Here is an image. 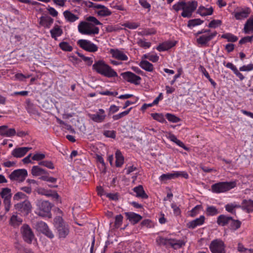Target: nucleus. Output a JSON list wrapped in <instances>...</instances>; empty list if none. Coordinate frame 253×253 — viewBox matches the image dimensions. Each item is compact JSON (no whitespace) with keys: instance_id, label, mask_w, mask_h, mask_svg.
Masks as SVG:
<instances>
[{"instance_id":"nucleus-4","label":"nucleus","mask_w":253,"mask_h":253,"mask_svg":"<svg viewBox=\"0 0 253 253\" xmlns=\"http://www.w3.org/2000/svg\"><path fill=\"white\" fill-rule=\"evenodd\" d=\"M156 242L159 245H170L175 250L179 249L185 245V242L182 240H177L175 239L166 238L162 237H158Z\"/></svg>"},{"instance_id":"nucleus-46","label":"nucleus","mask_w":253,"mask_h":253,"mask_svg":"<svg viewBox=\"0 0 253 253\" xmlns=\"http://www.w3.org/2000/svg\"><path fill=\"white\" fill-rule=\"evenodd\" d=\"M76 53L79 57L82 58L83 60H84L88 66H90L92 64L93 60H92L91 58L86 57L78 51L76 52Z\"/></svg>"},{"instance_id":"nucleus-34","label":"nucleus","mask_w":253,"mask_h":253,"mask_svg":"<svg viewBox=\"0 0 253 253\" xmlns=\"http://www.w3.org/2000/svg\"><path fill=\"white\" fill-rule=\"evenodd\" d=\"M116 166L121 167L124 164V158L120 150H117L116 152Z\"/></svg>"},{"instance_id":"nucleus-2","label":"nucleus","mask_w":253,"mask_h":253,"mask_svg":"<svg viewBox=\"0 0 253 253\" xmlns=\"http://www.w3.org/2000/svg\"><path fill=\"white\" fill-rule=\"evenodd\" d=\"M54 226L56 231V234L60 239L66 238L70 233V226L60 216H57L54 218Z\"/></svg>"},{"instance_id":"nucleus-42","label":"nucleus","mask_w":253,"mask_h":253,"mask_svg":"<svg viewBox=\"0 0 253 253\" xmlns=\"http://www.w3.org/2000/svg\"><path fill=\"white\" fill-rule=\"evenodd\" d=\"M59 46L61 49L66 51H71L73 50V47L68 42H62L59 44Z\"/></svg>"},{"instance_id":"nucleus-7","label":"nucleus","mask_w":253,"mask_h":253,"mask_svg":"<svg viewBox=\"0 0 253 253\" xmlns=\"http://www.w3.org/2000/svg\"><path fill=\"white\" fill-rule=\"evenodd\" d=\"M38 207L37 214L41 216L44 217L48 215L51 210V205L46 201L39 200L37 203Z\"/></svg>"},{"instance_id":"nucleus-13","label":"nucleus","mask_w":253,"mask_h":253,"mask_svg":"<svg viewBox=\"0 0 253 253\" xmlns=\"http://www.w3.org/2000/svg\"><path fill=\"white\" fill-rule=\"evenodd\" d=\"M121 76L126 82L133 84L135 85L139 84L141 80L139 76L129 71L122 73Z\"/></svg>"},{"instance_id":"nucleus-15","label":"nucleus","mask_w":253,"mask_h":253,"mask_svg":"<svg viewBox=\"0 0 253 253\" xmlns=\"http://www.w3.org/2000/svg\"><path fill=\"white\" fill-rule=\"evenodd\" d=\"M216 31L211 33L209 35H202L197 39L196 42L197 43L201 46H208L209 42L211 41L217 35Z\"/></svg>"},{"instance_id":"nucleus-38","label":"nucleus","mask_w":253,"mask_h":253,"mask_svg":"<svg viewBox=\"0 0 253 253\" xmlns=\"http://www.w3.org/2000/svg\"><path fill=\"white\" fill-rule=\"evenodd\" d=\"M221 37L222 39H226L228 42H232L237 41L238 39L237 36H234L232 34L229 33L222 35Z\"/></svg>"},{"instance_id":"nucleus-11","label":"nucleus","mask_w":253,"mask_h":253,"mask_svg":"<svg viewBox=\"0 0 253 253\" xmlns=\"http://www.w3.org/2000/svg\"><path fill=\"white\" fill-rule=\"evenodd\" d=\"M198 6V2L196 1L185 2V5L184 10L181 13V16L183 17L190 18L192 13L196 10Z\"/></svg>"},{"instance_id":"nucleus-6","label":"nucleus","mask_w":253,"mask_h":253,"mask_svg":"<svg viewBox=\"0 0 253 253\" xmlns=\"http://www.w3.org/2000/svg\"><path fill=\"white\" fill-rule=\"evenodd\" d=\"M78 28L79 32L84 35L97 34L99 31V28L96 27L91 29L90 24L84 21L80 22Z\"/></svg>"},{"instance_id":"nucleus-39","label":"nucleus","mask_w":253,"mask_h":253,"mask_svg":"<svg viewBox=\"0 0 253 253\" xmlns=\"http://www.w3.org/2000/svg\"><path fill=\"white\" fill-rule=\"evenodd\" d=\"M219 211L214 206H208L206 209V214L208 216H213L217 214Z\"/></svg>"},{"instance_id":"nucleus-19","label":"nucleus","mask_w":253,"mask_h":253,"mask_svg":"<svg viewBox=\"0 0 253 253\" xmlns=\"http://www.w3.org/2000/svg\"><path fill=\"white\" fill-rule=\"evenodd\" d=\"M110 52L112 54L113 57L118 60L126 61L128 59L127 55L123 51L118 49H111Z\"/></svg>"},{"instance_id":"nucleus-3","label":"nucleus","mask_w":253,"mask_h":253,"mask_svg":"<svg viewBox=\"0 0 253 253\" xmlns=\"http://www.w3.org/2000/svg\"><path fill=\"white\" fill-rule=\"evenodd\" d=\"M236 186L235 181L219 182L213 184L211 186V190L213 193H220L227 192Z\"/></svg>"},{"instance_id":"nucleus-41","label":"nucleus","mask_w":253,"mask_h":253,"mask_svg":"<svg viewBox=\"0 0 253 253\" xmlns=\"http://www.w3.org/2000/svg\"><path fill=\"white\" fill-rule=\"evenodd\" d=\"M204 21L200 19H194L189 20L187 24V26L189 28L193 27L198 25H200L203 23Z\"/></svg>"},{"instance_id":"nucleus-12","label":"nucleus","mask_w":253,"mask_h":253,"mask_svg":"<svg viewBox=\"0 0 253 253\" xmlns=\"http://www.w3.org/2000/svg\"><path fill=\"white\" fill-rule=\"evenodd\" d=\"M77 44L82 49L90 52H94L97 51V46L87 40H80L77 42Z\"/></svg>"},{"instance_id":"nucleus-63","label":"nucleus","mask_w":253,"mask_h":253,"mask_svg":"<svg viewBox=\"0 0 253 253\" xmlns=\"http://www.w3.org/2000/svg\"><path fill=\"white\" fill-rule=\"evenodd\" d=\"M240 71H250L253 70V64L244 65L239 68Z\"/></svg>"},{"instance_id":"nucleus-8","label":"nucleus","mask_w":253,"mask_h":253,"mask_svg":"<svg viewBox=\"0 0 253 253\" xmlns=\"http://www.w3.org/2000/svg\"><path fill=\"white\" fill-rule=\"evenodd\" d=\"M212 253H226L225 245L220 239H215L212 241L209 246Z\"/></svg>"},{"instance_id":"nucleus-35","label":"nucleus","mask_w":253,"mask_h":253,"mask_svg":"<svg viewBox=\"0 0 253 253\" xmlns=\"http://www.w3.org/2000/svg\"><path fill=\"white\" fill-rule=\"evenodd\" d=\"M244 32L245 34H249L250 32H253V19L250 18L246 22Z\"/></svg>"},{"instance_id":"nucleus-24","label":"nucleus","mask_w":253,"mask_h":253,"mask_svg":"<svg viewBox=\"0 0 253 253\" xmlns=\"http://www.w3.org/2000/svg\"><path fill=\"white\" fill-rule=\"evenodd\" d=\"M53 22V19L48 16H42L40 18V24L46 28H49Z\"/></svg>"},{"instance_id":"nucleus-17","label":"nucleus","mask_w":253,"mask_h":253,"mask_svg":"<svg viewBox=\"0 0 253 253\" xmlns=\"http://www.w3.org/2000/svg\"><path fill=\"white\" fill-rule=\"evenodd\" d=\"M31 149V147H18L13 150L11 155L15 158H21L24 156Z\"/></svg>"},{"instance_id":"nucleus-32","label":"nucleus","mask_w":253,"mask_h":253,"mask_svg":"<svg viewBox=\"0 0 253 253\" xmlns=\"http://www.w3.org/2000/svg\"><path fill=\"white\" fill-rule=\"evenodd\" d=\"M63 15L67 21L72 23L78 20L79 17L75 15L69 10H66L63 12Z\"/></svg>"},{"instance_id":"nucleus-33","label":"nucleus","mask_w":253,"mask_h":253,"mask_svg":"<svg viewBox=\"0 0 253 253\" xmlns=\"http://www.w3.org/2000/svg\"><path fill=\"white\" fill-rule=\"evenodd\" d=\"M139 66L143 69L148 72H151L154 70L153 64L147 60H142L139 63Z\"/></svg>"},{"instance_id":"nucleus-1","label":"nucleus","mask_w":253,"mask_h":253,"mask_svg":"<svg viewBox=\"0 0 253 253\" xmlns=\"http://www.w3.org/2000/svg\"><path fill=\"white\" fill-rule=\"evenodd\" d=\"M92 69L104 77L107 78L117 77L118 74L109 65L103 60H99L94 62Z\"/></svg>"},{"instance_id":"nucleus-47","label":"nucleus","mask_w":253,"mask_h":253,"mask_svg":"<svg viewBox=\"0 0 253 253\" xmlns=\"http://www.w3.org/2000/svg\"><path fill=\"white\" fill-rule=\"evenodd\" d=\"M166 117L168 121L174 123H178L180 121V119L178 117L171 114L167 113L166 115Z\"/></svg>"},{"instance_id":"nucleus-16","label":"nucleus","mask_w":253,"mask_h":253,"mask_svg":"<svg viewBox=\"0 0 253 253\" xmlns=\"http://www.w3.org/2000/svg\"><path fill=\"white\" fill-rule=\"evenodd\" d=\"M89 117L93 121L96 123H101L106 118L105 111L102 109H99L98 111L94 114H89Z\"/></svg>"},{"instance_id":"nucleus-14","label":"nucleus","mask_w":253,"mask_h":253,"mask_svg":"<svg viewBox=\"0 0 253 253\" xmlns=\"http://www.w3.org/2000/svg\"><path fill=\"white\" fill-rule=\"evenodd\" d=\"M15 208L24 214L28 215L31 211L32 205L29 201L25 200L15 205Z\"/></svg>"},{"instance_id":"nucleus-40","label":"nucleus","mask_w":253,"mask_h":253,"mask_svg":"<svg viewBox=\"0 0 253 253\" xmlns=\"http://www.w3.org/2000/svg\"><path fill=\"white\" fill-rule=\"evenodd\" d=\"M230 228L231 230L235 231L239 229L241 225V222L238 220L233 219L232 218L230 222Z\"/></svg>"},{"instance_id":"nucleus-28","label":"nucleus","mask_w":253,"mask_h":253,"mask_svg":"<svg viewBox=\"0 0 253 253\" xmlns=\"http://www.w3.org/2000/svg\"><path fill=\"white\" fill-rule=\"evenodd\" d=\"M213 9L212 7L206 8L204 6H200L197 10V13L202 16L211 15L213 13Z\"/></svg>"},{"instance_id":"nucleus-45","label":"nucleus","mask_w":253,"mask_h":253,"mask_svg":"<svg viewBox=\"0 0 253 253\" xmlns=\"http://www.w3.org/2000/svg\"><path fill=\"white\" fill-rule=\"evenodd\" d=\"M185 5V2L184 1H180L174 4L172 6V8L176 11H178L180 10H184V7Z\"/></svg>"},{"instance_id":"nucleus-64","label":"nucleus","mask_w":253,"mask_h":253,"mask_svg":"<svg viewBox=\"0 0 253 253\" xmlns=\"http://www.w3.org/2000/svg\"><path fill=\"white\" fill-rule=\"evenodd\" d=\"M171 208L173 209V213L174 215L177 216L180 214L181 211L179 208L177 206V205L175 204H171Z\"/></svg>"},{"instance_id":"nucleus-37","label":"nucleus","mask_w":253,"mask_h":253,"mask_svg":"<svg viewBox=\"0 0 253 253\" xmlns=\"http://www.w3.org/2000/svg\"><path fill=\"white\" fill-rule=\"evenodd\" d=\"M0 195L3 200L11 199L12 196L11 189L9 188H3L2 189Z\"/></svg>"},{"instance_id":"nucleus-31","label":"nucleus","mask_w":253,"mask_h":253,"mask_svg":"<svg viewBox=\"0 0 253 253\" xmlns=\"http://www.w3.org/2000/svg\"><path fill=\"white\" fill-rule=\"evenodd\" d=\"M232 217L221 214L217 218V223L220 226H224L229 223Z\"/></svg>"},{"instance_id":"nucleus-53","label":"nucleus","mask_w":253,"mask_h":253,"mask_svg":"<svg viewBox=\"0 0 253 253\" xmlns=\"http://www.w3.org/2000/svg\"><path fill=\"white\" fill-rule=\"evenodd\" d=\"M174 178V173H166L163 174L160 177L161 181H166L169 179H171Z\"/></svg>"},{"instance_id":"nucleus-58","label":"nucleus","mask_w":253,"mask_h":253,"mask_svg":"<svg viewBox=\"0 0 253 253\" xmlns=\"http://www.w3.org/2000/svg\"><path fill=\"white\" fill-rule=\"evenodd\" d=\"M174 178L178 177H182L185 179L188 178L189 175L185 171H176L174 172Z\"/></svg>"},{"instance_id":"nucleus-26","label":"nucleus","mask_w":253,"mask_h":253,"mask_svg":"<svg viewBox=\"0 0 253 253\" xmlns=\"http://www.w3.org/2000/svg\"><path fill=\"white\" fill-rule=\"evenodd\" d=\"M176 44V42H166L160 44L157 47L156 49L159 51H163L168 50L174 46Z\"/></svg>"},{"instance_id":"nucleus-20","label":"nucleus","mask_w":253,"mask_h":253,"mask_svg":"<svg viewBox=\"0 0 253 253\" xmlns=\"http://www.w3.org/2000/svg\"><path fill=\"white\" fill-rule=\"evenodd\" d=\"M205 217L204 215H201L199 218H197L187 223V227L190 229H194L198 226L203 224L205 222Z\"/></svg>"},{"instance_id":"nucleus-30","label":"nucleus","mask_w":253,"mask_h":253,"mask_svg":"<svg viewBox=\"0 0 253 253\" xmlns=\"http://www.w3.org/2000/svg\"><path fill=\"white\" fill-rule=\"evenodd\" d=\"M133 191L136 193V196L137 197L142 199H147L148 197V195L144 191L143 186L141 185L133 188Z\"/></svg>"},{"instance_id":"nucleus-21","label":"nucleus","mask_w":253,"mask_h":253,"mask_svg":"<svg viewBox=\"0 0 253 253\" xmlns=\"http://www.w3.org/2000/svg\"><path fill=\"white\" fill-rule=\"evenodd\" d=\"M125 214L127 217V218L133 225L138 223L142 218L140 215L133 212H125Z\"/></svg>"},{"instance_id":"nucleus-62","label":"nucleus","mask_w":253,"mask_h":253,"mask_svg":"<svg viewBox=\"0 0 253 253\" xmlns=\"http://www.w3.org/2000/svg\"><path fill=\"white\" fill-rule=\"evenodd\" d=\"M202 208L201 205H197L191 211L190 215L192 217L196 216L199 212L200 210Z\"/></svg>"},{"instance_id":"nucleus-51","label":"nucleus","mask_w":253,"mask_h":253,"mask_svg":"<svg viewBox=\"0 0 253 253\" xmlns=\"http://www.w3.org/2000/svg\"><path fill=\"white\" fill-rule=\"evenodd\" d=\"M31 173L34 176H39L41 175V168L38 166H34L31 169Z\"/></svg>"},{"instance_id":"nucleus-36","label":"nucleus","mask_w":253,"mask_h":253,"mask_svg":"<svg viewBox=\"0 0 253 253\" xmlns=\"http://www.w3.org/2000/svg\"><path fill=\"white\" fill-rule=\"evenodd\" d=\"M22 218L16 215H13L10 220V224L14 227L18 226L22 222Z\"/></svg>"},{"instance_id":"nucleus-54","label":"nucleus","mask_w":253,"mask_h":253,"mask_svg":"<svg viewBox=\"0 0 253 253\" xmlns=\"http://www.w3.org/2000/svg\"><path fill=\"white\" fill-rule=\"evenodd\" d=\"M238 250L239 252L241 253L245 252V253H253V250L252 249H248L245 248L244 246L241 244L239 243L238 245Z\"/></svg>"},{"instance_id":"nucleus-57","label":"nucleus","mask_w":253,"mask_h":253,"mask_svg":"<svg viewBox=\"0 0 253 253\" xmlns=\"http://www.w3.org/2000/svg\"><path fill=\"white\" fill-rule=\"evenodd\" d=\"M253 39V36L245 37L239 41V43L240 44H243L246 43L247 42H251Z\"/></svg>"},{"instance_id":"nucleus-56","label":"nucleus","mask_w":253,"mask_h":253,"mask_svg":"<svg viewBox=\"0 0 253 253\" xmlns=\"http://www.w3.org/2000/svg\"><path fill=\"white\" fill-rule=\"evenodd\" d=\"M27 198L26 195L21 192L16 193L13 196V200L18 201L20 199H24Z\"/></svg>"},{"instance_id":"nucleus-25","label":"nucleus","mask_w":253,"mask_h":253,"mask_svg":"<svg viewBox=\"0 0 253 253\" xmlns=\"http://www.w3.org/2000/svg\"><path fill=\"white\" fill-rule=\"evenodd\" d=\"M97 9H99L97 11H96L98 15L100 16L101 17H105L110 16L112 12L111 11L105 6L99 4V5L97 6Z\"/></svg>"},{"instance_id":"nucleus-55","label":"nucleus","mask_w":253,"mask_h":253,"mask_svg":"<svg viewBox=\"0 0 253 253\" xmlns=\"http://www.w3.org/2000/svg\"><path fill=\"white\" fill-rule=\"evenodd\" d=\"M124 26L130 29H135L140 26V24L136 22H127L125 24Z\"/></svg>"},{"instance_id":"nucleus-23","label":"nucleus","mask_w":253,"mask_h":253,"mask_svg":"<svg viewBox=\"0 0 253 253\" xmlns=\"http://www.w3.org/2000/svg\"><path fill=\"white\" fill-rule=\"evenodd\" d=\"M242 209L248 213L253 211V201L252 200H244L242 202Z\"/></svg>"},{"instance_id":"nucleus-48","label":"nucleus","mask_w":253,"mask_h":253,"mask_svg":"<svg viewBox=\"0 0 253 253\" xmlns=\"http://www.w3.org/2000/svg\"><path fill=\"white\" fill-rule=\"evenodd\" d=\"M86 20L88 23L90 24V26L91 25H102V23L100 22L94 16H88L86 18Z\"/></svg>"},{"instance_id":"nucleus-29","label":"nucleus","mask_w":253,"mask_h":253,"mask_svg":"<svg viewBox=\"0 0 253 253\" xmlns=\"http://www.w3.org/2000/svg\"><path fill=\"white\" fill-rule=\"evenodd\" d=\"M50 33L52 38L57 40V38L61 36L63 34V30L60 26L55 25L54 27L50 30Z\"/></svg>"},{"instance_id":"nucleus-10","label":"nucleus","mask_w":253,"mask_h":253,"mask_svg":"<svg viewBox=\"0 0 253 253\" xmlns=\"http://www.w3.org/2000/svg\"><path fill=\"white\" fill-rule=\"evenodd\" d=\"M28 175V172L25 169H18L13 171L9 175V178L12 181L23 182Z\"/></svg>"},{"instance_id":"nucleus-44","label":"nucleus","mask_w":253,"mask_h":253,"mask_svg":"<svg viewBox=\"0 0 253 253\" xmlns=\"http://www.w3.org/2000/svg\"><path fill=\"white\" fill-rule=\"evenodd\" d=\"M131 109H132V108H130L126 111L122 112L117 115H114L112 117L113 120L115 121L118 120H119L120 119L127 115L129 114V113L130 112Z\"/></svg>"},{"instance_id":"nucleus-61","label":"nucleus","mask_w":253,"mask_h":253,"mask_svg":"<svg viewBox=\"0 0 253 253\" xmlns=\"http://www.w3.org/2000/svg\"><path fill=\"white\" fill-rule=\"evenodd\" d=\"M83 3L88 8H93L94 9H97V6L99 4H96L90 1H84Z\"/></svg>"},{"instance_id":"nucleus-18","label":"nucleus","mask_w":253,"mask_h":253,"mask_svg":"<svg viewBox=\"0 0 253 253\" xmlns=\"http://www.w3.org/2000/svg\"><path fill=\"white\" fill-rule=\"evenodd\" d=\"M251 13L249 7L242 9L241 10L234 12V17L237 20H241L247 18Z\"/></svg>"},{"instance_id":"nucleus-52","label":"nucleus","mask_w":253,"mask_h":253,"mask_svg":"<svg viewBox=\"0 0 253 253\" xmlns=\"http://www.w3.org/2000/svg\"><path fill=\"white\" fill-rule=\"evenodd\" d=\"M39 165L44 166L49 169H53L54 168V165L51 161H42L39 163Z\"/></svg>"},{"instance_id":"nucleus-49","label":"nucleus","mask_w":253,"mask_h":253,"mask_svg":"<svg viewBox=\"0 0 253 253\" xmlns=\"http://www.w3.org/2000/svg\"><path fill=\"white\" fill-rule=\"evenodd\" d=\"M151 116L154 120L160 123H164L165 122V119L162 114L153 113L151 114Z\"/></svg>"},{"instance_id":"nucleus-50","label":"nucleus","mask_w":253,"mask_h":253,"mask_svg":"<svg viewBox=\"0 0 253 253\" xmlns=\"http://www.w3.org/2000/svg\"><path fill=\"white\" fill-rule=\"evenodd\" d=\"M221 24L222 21L220 20H213L209 24L208 27L211 28H216Z\"/></svg>"},{"instance_id":"nucleus-43","label":"nucleus","mask_w":253,"mask_h":253,"mask_svg":"<svg viewBox=\"0 0 253 253\" xmlns=\"http://www.w3.org/2000/svg\"><path fill=\"white\" fill-rule=\"evenodd\" d=\"M137 43L139 46L144 48H148L151 46V43L150 42H147L145 40L141 39H138L137 40Z\"/></svg>"},{"instance_id":"nucleus-5","label":"nucleus","mask_w":253,"mask_h":253,"mask_svg":"<svg viewBox=\"0 0 253 253\" xmlns=\"http://www.w3.org/2000/svg\"><path fill=\"white\" fill-rule=\"evenodd\" d=\"M20 233L23 240L31 244L35 238V234L28 224H24L20 228Z\"/></svg>"},{"instance_id":"nucleus-59","label":"nucleus","mask_w":253,"mask_h":253,"mask_svg":"<svg viewBox=\"0 0 253 253\" xmlns=\"http://www.w3.org/2000/svg\"><path fill=\"white\" fill-rule=\"evenodd\" d=\"M104 135L106 137L115 138L116 137V131L114 130H105L103 132Z\"/></svg>"},{"instance_id":"nucleus-60","label":"nucleus","mask_w":253,"mask_h":253,"mask_svg":"<svg viewBox=\"0 0 253 253\" xmlns=\"http://www.w3.org/2000/svg\"><path fill=\"white\" fill-rule=\"evenodd\" d=\"M123 216L121 214L116 215L115 217V225L116 227H119L122 223Z\"/></svg>"},{"instance_id":"nucleus-27","label":"nucleus","mask_w":253,"mask_h":253,"mask_svg":"<svg viewBox=\"0 0 253 253\" xmlns=\"http://www.w3.org/2000/svg\"><path fill=\"white\" fill-rule=\"evenodd\" d=\"M0 135L3 136L11 137L16 134V131L14 128H9L7 126H2Z\"/></svg>"},{"instance_id":"nucleus-9","label":"nucleus","mask_w":253,"mask_h":253,"mask_svg":"<svg viewBox=\"0 0 253 253\" xmlns=\"http://www.w3.org/2000/svg\"><path fill=\"white\" fill-rule=\"evenodd\" d=\"M35 228L50 239H52L54 237L53 233L44 222L42 221L37 222L35 224Z\"/></svg>"},{"instance_id":"nucleus-22","label":"nucleus","mask_w":253,"mask_h":253,"mask_svg":"<svg viewBox=\"0 0 253 253\" xmlns=\"http://www.w3.org/2000/svg\"><path fill=\"white\" fill-rule=\"evenodd\" d=\"M26 109L30 114L37 116L40 115L36 107L31 102L30 99L26 100Z\"/></svg>"}]
</instances>
